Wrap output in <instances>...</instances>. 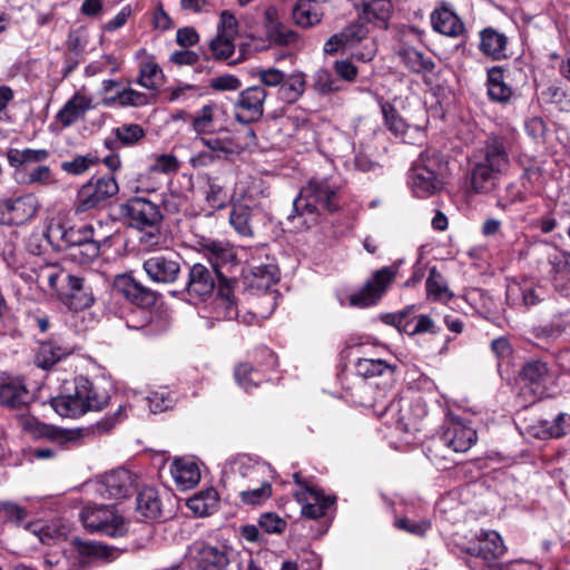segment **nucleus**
I'll use <instances>...</instances> for the list:
<instances>
[{
  "label": "nucleus",
  "instance_id": "nucleus-1",
  "mask_svg": "<svg viewBox=\"0 0 570 570\" xmlns=\"http://www.w3.org/2000/svg\"><path fill=\"white\" fill-rule=\"evenodd\" d=\"M511 144L505 136L491 134L471 153L469 189L475 194H489L500 184L510 168Z\"/></svg>",
  "mask_w": 570,
  "mask_h": 570
},
{
  "label": "nucleus",
  "instance_id": "nucleus-2",
  "mask_svg": "<svg viewBox=\"0 0 570 570\" xmlns=\"http://www.w3.org/2000/svg\"><path fill=\"white\" fill-rule=\"evenodd\" d=\"M198 245L212 262L213 267L200 263L189 267L183 292L193 304L205 302L213 295L219 276L218 267L234 263L236 259V252L229 243L200 237Z\"/></svg>",
  "mask_w": 570,
  "mask_h": 570
},
{
  "label": "nucleus",
  "instance_id": "nucleus-3",
  "mask_svg": "<svg viewBox=\"0 0 570 570\" xmlns=\"http://www.w3.org/2000/svg\"><path fill=\"white\" fill-rule=\"evenodd\" d=\"M338 208L337 188L326 179H312L293 200L287 220L297 229H308L320 222L322 210L333 213Z\"/></svg>",
  "mask_w": 570,
  "mask_h": 570
},
{
  "label": "nucleus",
  "instance_id": "nucleus-4",
  "mask_svg": "<svg viewBox=\"0 0 570 570\" xmlns=\"http://www.w3.org/2000/svg\"><path fill=\"white\" fill-rule=\"evenodd\" d=\"M108 400L107 390L98 382L90 381L86 376H77L75 379V392L53 397L51 407L62 417H77L88 411L104 409Z\"/></svg>",
  "mask_w": 570,
  "mask_h": 570
},
{
  "label": "nucleus",
  "instance_id": "nucleus-5",
  "mask_svg": "<svg viewBox=\"0 0 570 570\" xmlns=\"http://www.w3.org/2000/svg\"><path fill=\"white\" fill-rule=\"evenodd\" d=\"M446 171L448 163L443 155L436 150H425L409 170V185L416 197H430L443 188Z\"/></svg>",
  "mask_w": 570,
  "mask_h": 570
},
{
  "label": "nucleus",
  "instance_id": "nucleus-6",
  "mask_svg": "<svg viewBox=\"0 0 570 570\" xmlns=\"http://www.w3.org/2000/svg\"><path fill=\"white\" fill-rule=\"evenodd\" d=\"M35 281L40 287H48L58 291L60 279L67 282L69 287L68 306L70 309L79 311L90 307L94 303V296L89 287L85 284V278L66 274L59 266L42 264L33 271Z\"/></svg>",
  "mask_w": 570,
  "mask_h": 570
},
{
  "label": "nucleus",
  "instance_id": "nucleus-7",
  "mask_svg": "<svg viewBox=\"0 0 570 570\" xmlns=\"http://www.w3.org/2000/svg\"><path fill=\"white\" fill-rule=\"evenodd\" d=\"M554 379L556 376L547 363L540 360L525 362L519 373L520 396L528 403L547 396Z\"/></svg>",
  "mask_w": 570,
  "mask_h": 570
},
{
  "label": "nucleus",
  "instance_id": "nucleus-8",
  "mask_svg": "<svg viewBox=\"0 0 570 570\" xmlns=\"http://www.w3.org/2000/svg\"><path fill=\"white\" fill-rule=\"evenodd\" d=\"M83 527L108 537H122L127 533V523L111 505H87L80 513Z\"/></svg>",
  "mask_w": 570,
  "mask_h": 570
},
{
  "label": "nucleus",
  "instance_id": "nucleus-9",
  "mask_svg": "<svg viewBox=\"0 0 570 570\" xmlns=\"http://www.w3.org/2000/svg\"><path fill=\"white\" fill-rule=\"evenodd\" d=\"M119 191V186L112 175L91 177L77 194L76 213H86L105 206Z\"/></svg>",
  "mask_w": 570,
  "mask_h": 570
},
{
  "label": "nucleus",
  "instance_id": "nucleus-10",
  "mask_svg": "<svg viewBox=\"0 0 570 570\" xmlns=\"http://www.w3.org/2000/svg\"><path fill=\"white\" fill-rule=\"evenodd\" d=\"M396 271V266H387L376 271L358 293L350 296V304L357 307L376 304L387 286L394 281Z\"/></svg>",
  "mask_w": 570,
  "mask_h": 570
},
{
  "label": "nucleus",
  "instance_id": "nucleus-11",
  "mask_svg": "<svg viewBox=\"0 0 570 570\" xmlns=\"http://www.w3.org/2000/svg\"><path fill=\"white\" fill-rule=\"evenodd\" d=\"M181 258L177 253L156 254L144 262V271L156 283L173 284L180 275Z\"/></svg>",
  "mask_w": 570,
  "mask_h": 570
},
{
  "label": "nucleus",
  "instance_id": "nucleus-12",
  "mask_svg": "<svg viewBox=\"0 0 570 570\" xmlns=\"http://www.w3.org/2000/svg\"><path fill=\"white\" fill-rule=\"evenodd\" d=\"M35 401L33 393L24 380L8 374L0 375V404L11 410H27Z\"/></svg>",
  "mask_w": 570,
  "mask_h": 570
},
{
  "label": "nucleus",
  "instance_id": "nucleus-13",
  "mask_svg": "<svg viewBox=\"0 0 570 570\" xmlns=\"http://www.w3.org/2000/svg\"><path fill=\"white\" fill-rule=\"evenodd\" d=\"M266 97L267 92L261 86H252L240 91L234 104L236 120L243 124L259 120L264 114Z\"/></svg>",
  "mask_w": 570,
  "mask_h": 570
},
{
  "label": "nucleus",
  "instance_id": "nucleus-14",
  "mask_svg": "<svg viewBox=\"0 0 570 570\" xmlns=\"http://www.w3.org/2000/svg\"><path fill=\"white\" fill-rule=\"evenodd\" d=\"M186 558L202 570H226L229 564L224 549L205 541L193 542L187 549Z\"/></svg>",
  "mask_w": 570,
  "mask_h": 570
},
{
  "label": "nucleus",
  "instance_id": "nucleus-15",
  "mask_svg": "<svg viewBox=\"0 0 570 570\" xmlns=\"http://www.w3.org/2000/svg\"><path fill=\"white\" fill-rule=\"evenodd\" d=\"M121 212L129 219L130 225L139 229L155 227L163 219L159 207L141 197L129 199L121 206Z\"/></svg>",
  "mask_w": 570,
  "mask_h": 570
},
{
  "label": "nucleus",
  "instance_id": "nucleus-16",
  "mask_svg": "<svg viewBox=\"0 0 570 570\" xmlns=\"http://www.w3.org/2000/svg\"><path fill=\"white\" fill-rule=\"evenodd\" d=\"M38 207V199L33 194L2 199L0 200V222L9 225L22 224L36 215Z\"/></svg>",
  "mask_w": 570,
  "mask_h": 570
},
{
  "label": "nucleus",
  "instance_id": "nucleus-17",
  "mask_svg": "<svg viewBox=\"0 0 570 570\" xmlns=\"http://www.w3.org/2000/svg\"><path fill=\"white\" fill-rule=\"evenodd\" d=\"M135 487L136 478L129 470L116 469L101 478L97 492L102 498L120 500L129 497Z\"/></svg>",
  "mask_w": 570,
  "mask_h": 570
},
{
  "label": "nucleus",
  "instance_id": "nucleus-18",
  "mask_svg": "<svg viewBox=\"0 0 570 570\" xmlns=\"http://www.w3.org/2000/svg\"><path fill=\"white\" fill-rule=\"evenodd\" d=\"M505 547L495 531H482L474 541L470 542L465 552L475 560H481L490 567L492 562L503 556Z\"/></svg>",
  "mask_w": 570,
  "mask_h": 570
},
{
  "label": "nucleus",
  "instance_id": "nucleus-19",
  "mask_svg": "<svg viewBox=\"0 0 570 570\" xmlns=\"http://www.w3.org/2000/svg\"><path fill=\"white\" fill-rule=\"evenodd\" d=\"M381 111L384 118V124L389 131L395 137H403L410 128L422 130V124H413L409 111L404 108L402 100H394V102L383 101L381 104Z\"/></svg>",
  "mask_w": 570,
  "mask_h": 570
},
{
  "label": "nucleus",
  "instance_id": "nucleus-20",
  "mask_svg": "<svg viewBox=\"0 0 570 570\" xmlns=\"http://www.w3.org/2000/svg\"><path fill=\"white\" fill-rule=\"evenodd\" d=\"M475 441L476 431L461 422H450L440 438V442L455 453L466 452Z\"/></svg>",
  "mask_w": 570,
  "mask_h": 570
},
{
  "label": "nucleus",
  "instance_id": "nucleus-21",
  "mask_svg": "<svg viewBox=\"0 0 570 570\" xmlns=\"http://www.w3.org/2000/svg\"><path fill=\"white\" fill-rule=\"evenodd\" d=\"M98 234L99 233L90 224L79 227L57 225L50 227L48 236L58 239L59 243L57 246L59 248H66L70 252L73 247L81 245Z\"/></svg>",
  "mask_w": 570,
  "mask_h": 570
},
{
  "label": "nucleus",
  "instance_id": "nucleus-22",
  "mask_svg": "<svg viewBox=\"0 0 570 570\" xmlns=\"http://www.w3.org/2000/svg\"><path fill=\"white\" fill-rule=\"evenodd\" d=\"M115 289L129 302L140 307H149L156 302L155 293L129 275L117 276L115 279Z\"/></svg>",
  "mask_w": 570,
  "mask_h": 570
},
{
  "label": "nucleus",
  "instance_id": "nucleus-23",
  "mask_svg": "<svg viewBox=\"0 0 570 570\" xmlns=\"http://www.w3.org/2000/svg\"><path fill=\"white\" fill-rule=\"evenodd\" d=\"M295 498L302 504V514L309 519L323 517L334 500L325 497L320 490L304 485L303 490L295 492Z\"/></svg>",
  "mask_w": 570,
  "mask_h": 570
},
{
  "label": "nucleus",
  "instance_id": "nucleus-24",
  "mask_svg": "<svg viewBox=\"0 0 570 570\" xmlns=\"http://www.w3.org/2000/svg\"><path fill=\"white\" fill-rule=\"evenodd\" d=\"M534 255L538 258L540 265H548L550 275H558L561 273L570 272V254L559 250L556 246L541 242L532 248Z\"/></svg>",
  "mask_w": 570,
  "mask_h": 570
},
{
  "label": "nucleus",
  "instance_id": "nucleus-25",
  "mask_svg": "<svg viewBox=\"0 0 570 570\" xmlns=\"http://www.w3.org/2000/svg\"><path fill=\"white\" fill-rule=\"evenodd\" d=\"M22 430L31 433L33 436H47L60 443L76 442L80 433L77 431H65L52 425L41 423L33 416L22 415L19 419Z\"/></svg>",
  "mask_w": 570,
  "mask_h": 570
},
{
  "label": "nucleus",
  "instance_id": "nucleus-26",
  "mask_svg": "<svg viewBox=\"0 0 570 570\" xmlns=\"http://www.w3.org/2000/svg\"><path fill=\"white\" fill-rule=\"evenodd\" d=\"M264 27L267 38L276 45L291 46L298 40V35L279 21L278 11L274 6L265 9Z\"/></svg>",
  "mask_w": 570,
  "mask_h": 570
},
{
  "label": "nucleus",
  "instance_id": "nucleus-27",
  "mask_svg": "<svg viewBox=\"0 0 570 570\" xmlns=\"http://www.w3.org/2000/svg\"><path fill=\"white\" fill-rule=\"evenodd\" d=\"M367 28L360 22L352 23L340 33L332 36L324 45V51L328 55L337 52L340 49H351L366 39Z\"/></svg>",
  "mask_w": 570,
  "mask_h": 570
},
{
  "label": "nucleus",
  "instance_id": "nucleus-28",
  "mask_svg": "<svg viewBox=\"0 0 570 570\" xmlns=\"http://www.w3.org/2000/svg\"><path fill=\"white\" fill-rule=\"evenodd\" d=\"M94 108L92 99L76 92L65 106L57 112L56 119L67 128L83 118L86 112Z\"/></svg>",
  "mask_w": 570,
  "mask_h": 570
},
{
  "label": "nucleus",
  "instance_id": "nucleus-29",
  "mask_svg": "<svg viewBox=\"0 0 570 570\" xmlns=\"http://www.w3.org/2000/svg\"><path fill=\"white\" fill-rule=\"evenodd\" d=\"M431 23L436 32L448 37L455 38L464 31V24L461 19L445 4L433 10Z\"/></svg>",
  "mask_w": 570,
  "mask_h": 570
},
{
  "label": "nucleus",
  "instance_id": "nucleus-30",
  "mask_svg": "<svg viewBox=\"0 0 570 570\" xmlns=\"http://www.w3.org/2000/svg\"><path fill=\"white\" fill-rule=\"evenodd\" d=\"M278 281V269L274 264L250 267L244 275L246 287L250 291L266 292Z\"/></svg>",
  "mask_w": 570,
  "mask_h": 570
},
{
  "label": "nucleus",
  "instance_id": "nucleus-31",
  "mask_svg": "<svg viewBox=\"0 0 570 570\" xmlns=\"http://www.w3.org/2000/svg\"><path fill=\"white\" fill-rule=\"evenodd\" d=\"M480 50L493 60L505 58L508 38L493 28H485L480 32Z\"/></svg>",
  "mask_w": 570,
  "mask_h": 570
},
{
  "label": "nucleus",
  "instance_id": "nucleus-32",
  "mask_svg": "<svg viewBox=\"0 0 570 570\" xmlns=\"http://www.w3.org/2000/svg\"><path fill=\"white\" fill-rule=\"evenodd\" d=\"M219 115L220 108L217 105H205L190 117L191 127L199 135L214 132L222 126Z\"/></svg>",
  "mask_w": 570,
  "mask_h": 570
},
{
  "label": "nucleus",
  "instance_id": "nucleus-33",
  "mask_svg": "<svg viewBox=\"0 0 570 570\" xmlns=\"http://www.w3.org/2000/svg\"><path fill=\"white\" fill-rule=\"evenodd\" d=\"M158 492L154 488L141 489L136 498V510L145 519L155 520L161 517L163 508Z\"/></svg>",
  "mask_w": 570,
  "mask_h": 570
},
{
  "label": "nucleus",
  "instance_id": "nucleus-34",
  "mask_svg": "<svg viewBox=\"0 0 570 570\" xmlns=\"http://www.w3.org/2000/svg\"><path fill=\"white\" fill-rule=\"evenodd\" d=\"M170 473L176 483L185 490L196 485L200 479L197 464L185 459H175L170 466Z\"/></svg>",
  "mask_w": 570,
  "mask_h": 570
},
{
  "label": "nucleus",
  "instance_id": "nucleus-35",
  "mask_svg": "<svg viewBox=\"0 0 570 570\" xmlns=\"http://www.w3.org/2000/svg\"><path fill=\"white\" fill-rule=\"evenodd\" d=\"M323 16L322 7L305 0H297L292 9L293 21L301 28H311L318 24Z\"/></svg>",
  "mask_w": 570,
  "mask_h": 570
},
{
  "label": "nucleus",
  "instance_id": "nucleus-36",
  "mask_svg": "<svg viewBox=\"0 0 570 570\" xmlns=\"http://www.w3.org/2000/svg\"><path fill=\"white\" fill-rule=\"evenodd\" d=\"M13 179L19 185H41L49 186L51 184H56V179L53 177L52 170L47 165H38L31 169H18L13 173Z\"/></svg>",
  "mask_w": 570,
  "mask_h": 570
},
{
  "label": "nucleus",
  "instance_id": "nucleus-37",
  "mask_svg": "<svg viewBox=\"0 0 570 570\" xmlns=\"http://www.w3.org/2000/svg\"><path fill=\"white\" fill-rule=\"evenodd\" d=\"M108 238V236L98 234L81 245L73 247L72 250L68 253V256L77 264H90L98 258L100 255L101 244L106 243Z\"/></svg>",
  "mask_w": 570,
  "mask_h": 570
},
{
  "label": "nucleus",
  "instance_id": "nucleus-38",
  "mask_svg": "<svg viewBox=\"0 0 570 570\" xmlns=\"http://www.w3.org/2000/svg\"><path fill=\"white\" fill-rule=\"evenodd\" d=\"M70 353L69 346H62L56 341L45 342L39 346L36 364L41 368H50Z\"/></svg>",
  "mask_w": 570,
  "mask_h": 570
},
{
  "label": "nucleus",
  "instance_id": "nucleus-39",
  "mask_svg": "<svg viewBox=\"0 0 570 570\" xmlns=\"http://www.w3.org/2000/svg\"><path fill=\"white\" fill-rule=\"evenodd\" d=\"M306 81L303 72H295L285 77L277 91V97L285 104L296 102L305 92Z\"/></svg>",
  "mask_w": 570,
  "mask_h": 570
},
{
  "label": "nucleus",
  "instance_id": "nucleus-40",
  "mask_svg": "<svg viewBox=\"0 0 570 570\" xmlns=\"http://www.w3.org/2000/svg\"><path fill=\"white\" fill-rule=\"evenodd\" d=\"M49 151L47 149H31L26 148L19 150L11 148L7 153V159L14 170L24 169L27 164H39L46 161L49 158Z\"/></svg>",
  "mask_w": 570,
  "mask_h": 570
},
{
  "label": "nucleus",
  "instance_id": "nucleus-41",
  "mask_svg": "<svg viewBox=\"0 0 570 570\" xmlns=\"http://www.w3.org/2000/svg\"><path fill=\"white\" fill-rule=\"evenodd\" d=\"M397 55L402 62L412 71L416 73L430 72L434 69V62L426 57L422 51L410 47L402 46L397 50Z\"/></svg>",
  "mask_w": 570,
  "mask_h": 570
},
{
  "label": "nucleus",
  "instance_id": "nucleus-42",
  "mask_svg": "<svg viewBox=\"0 0 570 570\" xmlns=\"http://www.w3.org/2000/svg\"><path fill=\"white\" fill-rule=\"evenodd\" d=\"M503 78V70L499 67L488 71V95L494 101L505 102L513 95L512 88L504 82Z\"/></svg>",
  "mask_w": 570,
  "mask_h": 570
},
{
  "label": "nucleus",
  "instance_id": "nucleus-43",
  "mask_svg": "<svg viewBox=\"0 0 570 570\" xmlns=\"http://www.w3.org/2000/svg\"><path fill=\"white\" fill-rule=\"evenodd\" d=\"M218 503V493L215 489L209 488L202 491L187 501L188 508L199 517L213 513Z\"/></svg>",
  "mask_w": 570,
  "mask_h": 570
},
{
  "label": "nucleus",
  "instance_id": "nucleus-44",
  "mask_svg": "<svg viewBox=\"0 0 570 570\" xmlns=\"http://www.w3.org/2000/svg\"><path fill=\"white\" fill-rule=\"evenodd\" d=\"M357 6L362 10V19H365L367 22L375 20L385 22L392 11L390 0H360Z\"/></svg>",
  "mask_w": 570,
  "mask_h": 570
},
{
  "label": "nucleus",
  "instance_id": "nucleus-45",
  "mask_svg": "<svg viewBox=\"0 0 570 570\" xmlns=\"http://www.w3.org/2000/svg\"><path fill=\"white\" fill-rule=\"evenodd\" d=\"M253 209L243 204H235L229 214V222L240 236H253Z\"/></svg>",
  "mask_w": 570,
  "mask_h": 570
},
{
  "label": "nucleus",
  "instance_id": "nucleus-46",
  "mask_svg": "<svg viewBox=\"0 0 570 570\" xmlns=\"http://www.w3.org/2000/svg\"><path fill=\"white\" fill-rule=\"evenodd\" d=\"M399 405L400 403H392L390 411L395 409L400 412L401 415L396 420V429L403 432H410L411 430H414L417 423V419L426 414L424 405L419 402L406 409L400 407Z\"/></svg>",
  "mask_w": 570,
  "mask_h": 570
},
{
  "label": "nucleus",
  "instance_id": "nucleus-47",
  "mask_svg": "<svg viewBox=\"0 0 570 570\" xmlns=\"http://www.w3.org/2000/svg\"><path fill=\"white\" fill-rule=\"evenodd\" d=\"M203 194L210 209H222L228 200L226 188L215 177L206 176Z\"/></svg>",
  "mask_w": 570,
  "mask_h": 570
},
{
  "label": "nucleus",
  "instance_id": "nucleus-48",
  "mask_svg": "<svg viewBox=\"0 0 570 570\" xmlns=\"http://www.w3.org/2000/svg\"><path fill=\"white\" fill-rule=\"evenodd\" d=\"M234 283L235 281L233 278H228L227 276L223 275V273L219 271V276L216 281V287L219 297L224 301L226 305V316L230 320L239 317L237 303L234 299L233 295Z\"/></svg>",
  "mask_w": 570,
  "mask_h": 570
},
{
  "label": "nucleus",
  "instance_id": "nucleus-49",
  "mask_svg": "<svg viewBox=\"0 0 570 570\" xmlns=\"http://www.w3.org/2000/svg\"><path fill=\"white\" fill-rule=\"evenodd\" d=\"M425 287L428 297L433 301H449L453 297V293L450 292L443 276L435 267L430 269Z\"/></svg>",
  "mask_w": 570,
  "mask_h": 570
},
{
  "label": "nucleus",
  "instance_id": "nucleus-50",
  "mask_svg": "<svg viewBox=\"0 0 570 570\" xmlns=\"http://www.w3.org/2000/svg\"><path fill=\"white\" fill-rule=\"evenodd\" d=\"M200 141L209 149L210 153H213L218 158H228L233 155H238L242 150L240 146L228 137H203L200 138Z\"/></svg>",
  "mask_w": 570,
  "mask_h": 570
},
{
  "label": "nucleus",
  "instance_id": "nucleus-51",
  "mask_svg": "<svg viewBox=\"0 0 570 570\" xmlns=\"http://www.w3.org/2000/svg\"><path fill=\"white\" fill-rule=\"evenodd\" d=\"M72 544L79 557L87 560L108 559L112 553L108 546L95 541L75 539Z\"/></svg>",
  "mask_w": 570,
  "mask_h": 570
},
{
  "label": "nucleus",
  "instance_id": "nucleus-52",
  "mask_svg": "<svg viewBox=\"0 0 570 570\" xmlns=\"http://www.w3.org/2000/svg\"><path fill=\"white\" fill-rule=\"evenodd\" d=\"M163 76L159 65L148 59L140 63L138 83L147 89H156L161 83Z\"/></svg>",
  "mask_w": 570,
  "mask_h": 570
},
{
  "label": "nucleus",
  "instance_id": "nucleus-53",
  "mask_svg": "<svg viewBox=\"0 0 570 570\" xmlns=\"http://www.w3.org/2000/svg\"><path fill=\"white\" fill-rule=\"evenodd\" d=\"M112 132L121 146H134L145 137V130L138 124H122Z\"/></svg>",
  "mask_w": 570,
  "mask_h": 570
},
{
  "label": "nucleus",
  "instance_id": "nucleus-54",
  "mask_svg": "<svg viewBox=\"0 0 570 570\" xmlns=\"http://www.w3.org/2000/svg\"><path fill=\"white\" fill-rule=\"evenodd\" d=\"M98 163V158L91 154L78 155L71 160L62 161L61 169L73 176L87 173L94 165Z\"/></svg>",
  "mask_w": 570,
  "mask_h": 570
},
{
  "label": "nucleus",
  "instance_id": "nucleus-55",
  "mask_svg": "<svg viewBox=\"0 0 570 570\" xmlns=\"http://www.w3.org/2000/svg\"><path fill=\"white\" fill-rule=\"evenodd\" d=\"M313 79V87L321 95L341 90V81L326 69L317 70Z\"/></svg>",
  "mask_w": 570,
  "mask_h": 570
},
{
  "label": "nucleus",
  "instance_id": "nucleus-56",
  "mask_svg": "<svg viewBox=\"0 0 570 570\" xmlns=\"http://www.w3.org/2000/svg\"><path fill=\"white\" fill-rule=\"evenodd\" d=\"M234 376L237 384L247 392L256 387L261 380L257 371L248 363H240L235 368Z\"/></svg>",
  "mask_w": 570,
  "mask_h": 570
},
{
  "label": "nucleus",
  "instance_id": "nucleus-57",
  "mask_svg": "<svg viewBox=\"0 0 570 570\" xmlns=\"http://www.w3.org/2000/svg\"><path fill=\"white\" fill-rule=\"evenodd\" d=\"M210 50L216 59H229L235 50L234 37L217 35L216 38L210 41Z\"/></svg>",
  "mask_w": 570,
  "mask_h": 570
},
{
  "label": "nucleus",
  "instance_id": "nucleus-58",
  "mask_svg": "<svg viewBox=\"0 0 570 570\" xmlns=\"http://www.w3.org/2000/svg\"><path fill=\"white\" fill-rule=\"evenodd\" d=\"M258 525L266 533L281 534L285 531L287 522L275 512H265L261 514Z\"/></svg>",
  "mask_w": 570,
  "mask_h": 570
},
{
  "label": "nucleus",
  "instance_id": "nucleus-59",
  "mask_svg": "<svg viewBox=\"0 0 570 570\" xmlns=\"http://www.w3.org/2000/svg\"><path fill=\"white\" fill-rule=\"evenodd\" d=\"M390 366L382 360L360 358L356 363V371L364 377L382 375Z\"/></svg>",
  "mask_w": 570,
  "mask_h": 570
},
{
  "label": "nucleus",
  "instance_id": "nucleus-60",
  "mask_svg": "<svg viewBox=\"0 0 570 570\" xmlns=\"http://www.w3.org/2000/svg\"><path fill=\"white\" fill-rule=\"evenodd\" d=\"M110 100L118 101L120 106L134 107L145 106L148 102V98L145 94L136 91L134 89H124Z\"/></svg>",
  "mask_w": 570,
  "mask_h": 570
},
{
  "label": "nucleus",
  "instance_id": "nucleus-61",
  "mask_svg": "<svg viewBox=\"0 0 570 570\" xmlns=\"http://www.w3.org/2000/svg\"><path fill=\"white\" fill-rule=\"evenodd\" d=\"M272 494V487L268 482L262 483V485L257 489L246 490L240 492V498L244 503L247 504H258L266 499H268Z\"/></svg>",
  "mask_w": 570,
  "mask_h": 570
},
{
  "label": "nucleus",
  "instance_id": "nucleus-62",
  "mask_svg": "<svg viewBox=\"0 0 570 570\" xmlns=\"http://www.w3.org/2000/svg\"><path fill=\"white\" fill-rule=\"evenodd\" d=\"M240 80L233 75H223L210 79L209 86L218 91H233L240 87Z\"/></svg>",
  "mask_w": 570,
  "mask_h": 570
},
{
  "label": "nucleus",
  "instance_id": "nucleus-63",
  "mask_svg": "<svg viewBox=\"0 0 570 570\" xmlns=\"http://www.w3.org/2000/svg\"><path fill=\"white\" fill-rule=\"evenodd\" d=\"M147 402L153 413L164 412L173 404V400L164 392H151L147 397Z\"/></svg>",
  "mask_w": 570,
  "mask_h": 570
},
{
  "label": "nucleus",
  "instance_id": "nucleus-64",
  "mask_svg": "<svg viewBox=\"0 0 570 570\" xmlns=\"http://www.w3.org/2000/svg\"><path fill=\"white\" fill-rule=\"evenodd\" d=\"M570 430V415L560 413L556 416L552 424L547 428V434L550 438H561Z\"/></svg>",
  "mask_w": 570,
  "mask_h": 570
}]
</instances>
